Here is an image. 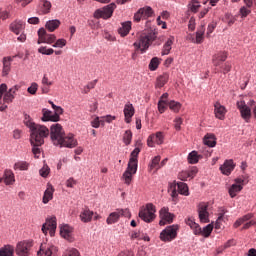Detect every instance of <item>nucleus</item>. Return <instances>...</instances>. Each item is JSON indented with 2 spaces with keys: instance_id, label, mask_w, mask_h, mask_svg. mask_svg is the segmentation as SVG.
<instances>
[{
  "instance_id": "obj_30",
  "label": "nucleus",
  "mask_w": 256,
  "mask_h": 256,
  "mask_svg": "<svg viewBox=\"0 0 256 256\" xmlns=\"http://www.w3.org/2000/svg\"><path fill=\"white\" fill-rule=\"evenodd\" d=\"M167 81H169V74L164 73L158 76L155 84L156 89H161V87H165Z\"/></svg>"
},
{
  "instance_id": "obj_11",
  "label": "nucleus",
  "mask_w": 256,
  "mask_h": 256,
  "mask_svg": "<svg viewBox=\"0 0 256 256\" xmlns=\"http://www.w3.org/2000/svg\"><path fill=\"white\" fill-rule=\"evenodd\" d=\"M31 247H33V242L27 240L20 241L16 245L15 253L18 256H29L31 255Z\"/></svg>"
},
{
  "instance_id": "obj_3",
  "label": "nucleus",
  "mask_w": 256,
  "mask_h": 256,
  "mask_svg": "<svg viewBox=\"0 0 256 256\" xmlns=\"http://www.w3.org/2000/svg\"><path fill=\"white\" fill-rule=\"evenodd\" d=\"M139 153H141V149L135 148L130 154L128 167L123 174L124 183L126 185H131V181L133 180V175L137 173V163H138Z\"/></svg>"
},
{
  "instance_id": "obj_42",
  "label": "nucleus",
  "mask_w": 256,
  "mask_h": 256,
  "mask_svg": "<svg viewBox=\"0 0 256 256\" xmlns=\"http://www.w3.org/2000/svg\"><path fill=\"white\" fill-rule=\"evenodd\" d=\"M169 109H171V111H173L174 113H179V111H181V103L172 100L168 103Z\"/></svg>"
},
{
  "instance_id": "obj_59",
  "label": "nucleus",
  "mask_w": 256,
  "mask_h": 256,
  "mask_svg": "<svg viewBox=\"0 0 256 256\" xmlns=\"http://www.w3.org/2000/svg\"><path fill=\"white\" fill-rule=\"evenodd\" d=\"M166 109H167V102L165 100H159L158 102L159 113H165Z\"/></svg>"
},
{
  "instance_id": "obj_35",
  "label": "nucleus",
  "mask_w": 256,
  "mask_h": 256,
  "mask_svg": "<svg viewBox=\"0 0 256 256\" xmlns=\"http://www.w3.org/2000/svg\"><path fill=\"white\" fill-rule=\"evenodd\" d=\"M55 189H53V186H48V188L45 190L44 195H43V203L47 205L51 199H53V193Z\"/></svg>"
},
{
  "instance_id": "obj_58",
  "label": "nucleus",
  "mask_w": 256,
  "mask_h": 256,
  "mask_svg": "<svg viewBox=\"0 0 256 256\" xmlns=\"http://www.w3.org/2000/svg\"><path fill=\"white\" fill-rule=\"evenodd\" d=\"M63 256H81V255L79 254V250L75 248H71L66 250Z\"/></svg>"
},
{
  "instance_id": "obj_43",
  "label": "nucleus",
  "mask_w": 256,
  "mask_h": 256,
  "mask_svg": "<svg viewBox=\"0 0 256 256\" xmlns=\"http://www.w3.org/2000/svg\"><path fill=\"white\" fill-rule=\"evenodd\" d=\"M14 169L15 171H17V169H19V171H27V169H29V163L25 161L16 162L14 164Z\"/></svg>"
},
{
  "instance_id": "obj_4",
  "label": "nucleus",
  "mask_w": 256,
  "mask_h": 256,
  "mask_svg": "<svg viewBox=\"0 0 256 256\" xmlns=\"http://www.w3.org/2000/svg\"><path fill=\"white\" fill-rule=\"evenodd\" d=\"M155 213H157V208L155 205H153V203H148L145 205V207L140 209L138 216L145 223H153L157 217Z\"/></svg>"
},
{
  "instance_id": "obj_32",
  "label": "nucleus",
  "mask_w": 256,
  "mask_h": 256,
  "mask_svg": "<svg viewBox=\"0 0 256 256\" xmlns=\"http://www.w3.org/2000/svg\"><path fill=\"white\" fill-rule=\"evenodd\" d=\"M203 142L207 147H215V145H217V138L215 137V134H206Z\"/></svg>"
},
{
  "instance_id": "obj_62",
  "label": "nucleus",
  "mask_w": 256,
  "mask_h": 256,
  "mask_svg": "<svg viewBox=\"0 0 256 256\" xmlns=\"http://www.w3.org/2000/svg\"><path fill=\"white\" fill-rule=\"evenodd\" d=\"M187 172H188V177H190V179H193V178H195L197 173H199V169H197V167L193 166L190 170H187Z\"/></svg>"
},
{
  "instance_id": "obj_55",
  "label": "nucleus",
  "mask_w": 256,
  "mask_h": 256,
  "mask_svg": "<svg viewBox=\"0 0 256 256\" xmlns=\"http://www.w3.org/2000/svg\"><path fill=\"white\" fill-rule=\"evenodd\" d=\"M32 145V153L36 159H39V155H41V145L31 144Z\"/></svg>"
},
{
  "instance_id": "obj_23",
  "label": "nucleus",
  "mask_w": 256,
  "mask_h": 256,
  "mask_svg": "<svg viewBox=\"0 0 256 256\" xmlns=\"http://www.w3.org/2000/svg\"><path fill=\"white\" fill-rule=\"evenodd\" d=\"M227 61V53L226 52H219L218 54H215L212 59V63L214 67H221L223 63Z\"/></svg>"
},
{
  "instance_id": "obj_24",
  "label": "nucleus",
  "mask_w": 256,
  "mask_h": 256,
  "mask_svg": "<svg viewBox=\"0 0 256 256\" xmlns=\"http://www.w3.org/2000/svg\"><path fill=\"white\" fill-rule=\"evenodd\" d=\"M94 212L91 211L89 208H84L80 212L79 218L82 223H91L93 219Z\"/></svg>"
},
{
  "instance_id": "obj_45",
  "label": "nucleus",
  "mask_w": 256,
  "mask_h": 256,
  "mask_svg": "<svg viewBox=\"0 0 256 256\" xmlns=\"http://www.w3.org/2000/svg\"><path fill=\"white\" fill-rule=\"evenodd\" d=\"M43 113V117H42V121H53V112H51L48 109H43L42 110Z\"/></svg>"
},
{
  "instance_id": "obj_5",
  "label": "nucleus",
  "mask_w": 256,
  "mask_h": 256,
  "mask_svg": "<svg viewBox=\"0 0 256 256\" xmlns=\"http://www.w3.org/2000/svg\"><path fill=\"white\" fill-rule=\"evenodd\" d=\"M186 225H188L192 229L194 235H201L202 237L207 238L210 237L211 233H213V224H208L202 229L199 224L193 221V219L188 218L186 220Z\"/></svg>"
},
{
  "instance_id": "obj_17",
  "label": "nucleus",
  "mask_w": 256,
  "mask_h": 256,
  "mask_svg": "<svg viewBox=\"0 0 256 256\" xmlns=\"http://www.w3.org/2000/svg\"><path fill=\"white\" fill-rule=\"evenodd\" d=\"M209 203L202 202L198 205V215L201 223H209Z\"/></svg>"
},
{
  "instance_id": "obj_53",
  "label": "nucleus",
  "mask_w": 256,
  "mask_h": 256,
  "mask_svg": "<svg viewBox=\"0 0 256 256\" xmlns=\"http://www.w3.org/2000/svg\"><path fill=\"white\" fill-rule=\"evenodd\" d=\"M250 13H251V8H249V7L243 6L239 10V15L242 17V19H244L245 17L250 15Z\"/></svg>"
},
{
  "instance_id": "obj_14",
  "label": "nucleus",
  "mask_w": 256,
  "mask_h": 256,
  "mask_svg": "<svg viewBox=\"0 0 256 256\" xmlns=\"http://www.w3.org/2000/svg\"><path fill=\"white\" fill-rule=\"evenodd\" d=\"M160 222L159 225H167V223H173V219H175V214L169 212V208L163 207L160 212Z\"/></svg>"
},
{
  "instance_id": "obj_26",
  "label": "nucleus",
  "mask_w": 256,
  "mask_h": 256,
  "mask_svg": "<svg viewBox=\"0 0 256 256\" xmlns=\"http://www.w3.org/2000/svg\"><path fill=\"white\" fill-rule=\"evenodd\" d=\"M235 169V163L233 160H226L223 165L220 166V171L223 175L229 176V174Z\"/></svg>"
},
{
  "instance_id": "obj_31",
  "label": "nucleus",
  "mask_w": 256,
  "mask_h": 256,
  "mask_svg": "<svg viewBox=\"0 0 256 256\" xmlns=\"http://www.w3.org/2000/svg\"><path fill=\"white\" fill-rule=\"evenodd\" d=\"M11 61H13V58H11V57H4L3 58L2 75L4 77H6V75H9V72L11 71Z\"/></svg>"
},
{
  "instance_id": "obj_21",
  "label": "nucleus",
  "mask_w": 256,
  "mask_h": 256,
  "mask_svg": "<svg viewBox=\"0 0 256 256\" xmlns=\"http://www.w3.org/2000/svg\"><path fill=\"white\" fill-rule=\"evenodd\" d=\"M9 29L12 33H15V35H19L21 31L25 30V22L22 20H15L10 24Z\"/></svg>"
},
{
  "instance_id": "obj_15",
  "label": "nucleus",
  "mask_w": 256,
  "mask_h": 256,
  "mask_svg": "<svg viewBox=\"0 0 256 256\" xmlns=\"http://www.w3.org/2000/svg\"><path fill=\"white\" fill-rule=\"evenodd\" d=\"M77 144V139H75L73 134H68L67 136L64 134L60 140V144L56 145V147H67L68 149H73L74 147H77Z\"/></svg>"
},
{
  "instance_id": "obj_18",
  "label": "nucleus",
  "mask_w": 256,
  "mask_h": 256,
  "mask_svg": "<svg viewBox=\"0 0 256 256\" xmlns=\"http://www.w3.org/2000/svg\"><path fill=\"white\" fill-rule=\"evenodd\" d=\"M21 89V86L14 85L12 88H10L7 92L3 95V102L7 103V105L11 104L12 101L15 100V93Z\"/></svg>"
},
{
  "instance_id": "obj_52",
  "label": "nucleus",
  "mask_w": 256,
  "mask_h": 256,
  "mask_svg": "<svg viewBox=\"0 0 256 256\" xmlns=\"http://www.w3.org/2000/svg\"><path fill=\"white\" fill-rule=\"evenodd\" d=\"M39 89V84L37 82H33L30 87L27 88V92L30 95H37V90Z\"/></svg>"
},
{
  "instance_id": "obj_10",
  "label": "nucleus",
  "mask_w": 256,
  "mask_h": 256,
  "mask_svg": "<svg viewBox=\"0 0 256 256\" xmlns=\"http://www.w3.org/2000/svg\"><path fill=\"white\" fill-rule=\"evenodd\" d=\"M121 217H131L129 209H117L115 212L109 214L106 219L107 225H113L119 221Z\"/></svg>"
},
{
  "instance_id": "obj_27",
  "label": "nucleus",
  "mask_w": 256,
  "mask_h": 256,
  "mask_svg": "<svg viewBox=\"0 0 256 256\" xmlns=\"http://www.w3.org/2000/svg\"><path fill=\"white\" fill-rule=\"evenodd\" d=\"M135 115V108L133 104H126L124 106V117L126 123H131V118Z\"/></svg>"
},
{
  "instance_id": "obj_48",
  "label": "nucleus",
  "mask_w": 256,
  "mask_h": 256,
  "mask_svg": "<svg viewBox=\"0 0 256 256\" xmlns=\"http://www.w3.org/2000/svg\"><path fill=\"white\" fill-rule=\"evenodd\" d=\"M203 35H205V28L202 27L200 30L196 32L195 43H197L198 45L203 43Z\"/></svg>"
},
{
  "instance_id": "obj_12",
  "label": "nucleus",
  "mask_w": 256,
  "mask_h": 256,
  "mask_svg": "<svg viewBox=\"0 0 256 256\" xmlns=\"http://www.w3.org/2000/svg\"><path fill=\"white\" fill-rule=\"evenodd\" d=\"M57 230V218L52 216L46 219V222L42 225V232L47 235L49 231L50 237H55V231Z\"/></svg>"
},
{
  "instance_id": "obj_7",
  "label": "nucleus",
  "mask_w": 256,
  "mask_h": 256,
  "mask_svg": "<svg viewBox=\"0 0 256 256\" xmlns=\"http://www.w3.org/2000/svg\"><path fill=\"white\" fill-rule=\"evenodd\" d=\"M178 231H179V225H177V224L167 226L160 233V239L164 243H171V241L177 239V232Z\"/></svg>"
},
{
  "instance_id": "obj_38",
  "label": "nucleus",
  "mask_w": 256,
  "mask_h": 256,
  "mask_svg": "<svg viewBox=\"0 0 256 256\" xmlns=\"http://www.w3.org/2000/svg\"><path fill=\"white\" fill-rule=\"evenodd\" d=\"M243 190V186L242 185H237V184H233L229 190L228 193L230 195V197L232 199H234V197H237V193H240V191Z\"/></svg>"
},
{
  "instance_id": "obj_19",
  "label": "nucleus",
  "mask_w": 256,
  "mask_h": 256,
  "mask_svg": "<svg viewBox=\"0 0 256 256\" xmlns=\"http://www.w3.org/2000/svg\"><path fill=\"white\" fill-rule=\"evenodd\" d=\"M237 108L241 113V117L245 119V121H249L251 119V108L245 104V101L237 102Z\"/></svg>"
},
{
  "instance_id": "obj_16",
  "label": "nucleus",
  "mask_w": 256,
  "mask_h": 256,
  "mask_svg": "<svg viewBox=\"0 0 256 256\" xmlns=\"http://www.w3.org/2000/svg\"><path fill=\"white\" fill-rule=\"evenodd\" d=\"M38 256H57V247L52 244L43 243L40 245Z\"/></svg>"
},
{
  "instance_id": "obj_47",
  "label": "nucleus",
  "mask_w": 256,
  "mask_h": 256,
  "mask_svg": "<svg viewBox=\"0 0 256 256\" xmlns=\"http://www.w3.org/2000/svg\"><path fill=\"white\" fill-rule=\"evenodd\" d=\"M54 111L55 113L53 114V122L57 123V121L60 119V115H63V108H61V106H57Z\"/></svg>"
},
{
  "instance_id": "obj_22",
  "label": "nucleus",
  "mask_w": 256,
  "mask_h": 256,
  "mask_svg": "<svg viewBox=\"0 0 256 256\" xmlns=\"http://www.w3.org/2000/svg\"><path fill=\"white\" fill-rule=\"evenodd\" d=\"M5 183V185H13L15 183V174L12 170L6 169L4 175L0 178V183Z\"/></svg>"
},
{
  "instance_id": "obj_61",
  "label": "nucleus",
  "mask_w": 256,
  "mask_h": 256,
  "mask_svg": "<svg viewBox=\"0 0 256 256\" xmlns=\"http://www.w3.org/2000/svg\"><path fill=\"white\" fill-rule=\"evenodd\" d=\"M181 125H183V118L177 117L174 120V127L176 131H181Z\"/></svg>"
},
{
  "instance_id": "obj_46",
  "label": "nucleus",
  "mask_w": 256,
  "mask_h": 256,
  "mask_svg": "<svg viewBox=\"0 0 256 256\" xmlns=\"http://www.w3.org/2000/svg\"><path fill=\"white\" fill-rule=\"evenodd\" d=\"M42 12L47 15L51 11V2L47 0H41Z\"/></svg>"
},
{
  "instance_id": "obj_25",
  "label": "nucleus",
  "mask_w": 256,
  "mask_h": 256,
  "mask_svg": "<svg viewBox=\"0 0 256 256\" xmlns=\"http://www.w3.org/2000/svg\"><path fill=\"white\" fill-rule=\"evenodd\" d=\"M60 235L67 241H73V228L69 225H64L60 228Z\"/></svg>"
},
{
  "instance_id": "obj_28",
  "label": "nucleus",
  "mask_w": 256,
  "mask_h": 256,
  "mask_svg": "<svg viewBox=\"0 0 256 256\" xmlns=\"http://www.w3.org/2000/svg\"><path fill=\"white\" fill-rule=\"evenodd\" d=\"M41 83H42L41 91L44 95H47V93L51 91V85H53V81H50L49 77H47V74H44L41 80Z\"/></svg>"
},
{
  "instance_id": "obj_40",
  "label": "nucleus",
  "mask_w": 256,
  "mask_h": 256,
  "mask_svg": "<svg viewBox=\"0 0 256 256\" xmlns=\"http://www.w3.org/2000/svg\"><path fill=\"white\" fill-rule=\"evenodd\" d=\"M225 213H227V210L225 208H222L218 214V219L215 223V229H221V221H224L225 219Z\"/></svg>"
},
{
  "instance_id": "obj_20",
  "label": "nucleus",
  "mask_w": 256,
  "mask_h": 256,
  "mask_svg": "<svg viewBox=\"0 0 256 256\" xmlns=\"http://www.w3.org/2000/svg\"><path fill=\"white\" fill-rule=\"evenodd\" d=\"M214 113L216 119H220V121H223V119H225V115L227 114V108L221 105V103L216 102L214 104Z\"/></svg>"
},
{
  "instance_id": "obj_41",
  "label": "nucleus",
  "mask_w": 256,
  "mask_h": 256,
  "mask_svg": "<svg viewBox=\"0 0 256 256\" xmlns=\"http://www.w3.org/2000/svg\"><path fill=\"white\" fill-rule=\"evenodd\" d=\"M160 64H161V59H159L158 57L152 58L150 63H149L150 71H157Z\"/></svg>"
},
{
  "instance_id": "obj_63",
  "label": "nucleus",
  "mask_w": 256,
  "mask_h": 256,
  "mask_svg": "<svg viewBox=\"0 0 256 256\" xmlns=\"http://www.w3.org/2000/svg\"><path fill=\"white\" fill-rule=\"evenodd\" d=\"M178 179H180V181H187L188 179H190L189 172L187 171L180 172L178 174Z\"/></svg>"
},
{
  "instance_id": "obj_1",
  "label": "nucleus",
  "mask_w": 256,
  "mask_h": 256,
  "mask_svg": "<svg viewBox=\"0 0 256 256\" xmlns=\"http://www.w3.org/2000/svg\"><path fill=\"white\" fill-rule=\"evenodd\" d=\"M24 123L26 127L30 129L31 145H44L45 139H47L50 134L49 128L33 122L29 115H25Z\"/></svg>"
},
{
  "instance_id": "obj_49",
  "label": "nucleus",
  "mask_w": 256,
  "mask_h": 256,
  "mask_svg": "<svg viewBox=\"0 0 256 256\" xmlns=\"http://www.w3.org/2000/svg\"><path fill=\"white\" fill-rule=\"evenodd\" d=\"M41 43H47L45 37V28H40L38 30V45H41Z\"/></svg>"
},
{
  "instance_id": "obj_56",
  "label": "nucleus",
  "mask_w": 256,
  "mask_h": 256,
  "mask_svg": "<svg viewBox=\"0 0 256 256\" xmlns=\"http://www.w3.org/2000/svg\"><path fill=\"white\" fill-rule=\"evenodd\" d=\"M51 172V169L49 168V166L47 164H45L39 171L41 177H47L49 175V173Z\"/></svg>"
},
{
  "instance_id": "obj_54",
  "label": "nucleus",
  "mask_w": 256,
  "mask_h": 256,
  "mask_svg": "<svg viewBox=\"0 0 256 256\" xmlns=\"http://www.w3.org/2000/svg\"><path fill=\"white\" fill-rule=\"evenodd\" d=\"M38 53H41L42 55H53V53H55V50H53V48L47 49V47L42 46L38 49Z\"/></svg>"
},
{
  "instance_id": "obj_44",
  "label": "nucleus",
  "mask_w": 256,
  "mask_h": 256,
  "mask_svg": "<svg viewBox=\"0 0 256 256\" xmlns=\"http://www.w3.org/2000/svg\"><path fill=\"white\" fill-rule=\"evenodd\" d=\"M133 139V132L131 130H126L123 135V142L125 145H131V141Z\"/></svg>"
},
{
  "instance_id": "obj_36",
  "label": "nucleus",
  "mask_w": 256,
  "mask_h": 256,
  "mask_svg": "<svg viewBox=\"0 0 256 256\" xmlns=\"http://www.w3.org/2000/svg\"><path fill=\"white\" fill-rule=\"evenodd\" d=\"M61 25V21L55 19V20H50L46 22V29L50 31V33H53L56 29H59V26Z\"/></svg>"
},
{
  "instance_id": "obj_50",
  "label": "nucleus",
  "mask_w": 256,
  "mask_h": 256,
  "mask_svg": "<svg viewBox=\"0 0 256 256\" xmlns=\"http://www.w3.org/2000/svg\"><path fill=\"white\" fill-rule=\"evenodd\" d=\"M152 139L156 145H161L163 143V132H157L156 134H152Z\"/></svg>"
},
{
  "instance_id": "obj_33",
  "label": "nucleus",
  "mask_w": 256,
  "mask_h": 256,
  "mask_svg": "<svg viewBox=\"0 0 256 256\" xmlns=\"http://www.w3.org/2000/svg\"><path fill=\"white\" fill-rule=\"evenodd\" d=\"M129 31H131V21L122 23V27L118 29V33L121 37H127V35H129Z\"/></svg>"
},
{
  "instance_id": "obj_6",
  "label": "nucleus",
  "mask_w": 256,
  "mask_h": 256,
  "mask_svg": "<svg viewBox=\"0 0 256 256\" xmlns=\"http://www.w3.org/2000/svg\"><path fill=\"white\" fill-rule=\"evenodd\" d=\"M180 195H184L185 197H188L189 195V186H187L186 183L178 182L177 184L175 182L170 183L168 187V193H170L173 201H175V198L178 197L179 193Z\"/></svg>"
},
{
  "instance_id": "obj_9",
  "label": "nucleus",
  "mask_w": 256,
  "mask_h": 256,
  "mask_svg": "<svg viewBox=\"0 0 256 256\" xmlns=\"http://www.w3.org/2000/svg\"><path fill=\"white\" fill-rule=\"evenodd\" d=\"M116 7L117 5H115V3H111L103 8L97 9L94 12V18L95 19H111Z\"/></svg>"
},
{
  "instance_id": "obj_34",
  "label": "nucleus",
  "mask_w": 256,
  "mask_h": 256,
  "mask_svg": "<svg viewBox=\"0 0 256 256\" xmlns=\"http://www.w3.org/2000/svg\"><path fill=\"white\" fill-rule=\"evenodd\" d=\"M0 256H15V247L5 245L0 249Z\"/></svg>"
},
{
  "instance_id": "obj_60",
  "label": "nucleus",
  "mask_w": 256,
  "mask_h": 256,
  "mask_svg": "<svg viewBox=\"0 0 256 256\" xmlns=\"http://www.w3.org/2000/svg\"><path fill=\"white\" fill-rule=\"evenodd\" d=\"M199 7H201V5H199V1L192 0V4H190V11H192V13H197V11H199Z\"/></svg>"
},
{
  "instance_id": "obj_57",
  "label": "nucleus",
  "mask_w": 256,
  "mask_h": 256,
  "mask_svg": "<svg viewBox=\"0 0 256 256\" xmlns=\"http://www.w3.org/2000/svg\"><path fill=\"white\" fill-rule=\"evenodd\" d=\"M65 45H67V40L61 38L56 40V42L52 45V47H58L60 49H63V47H65Z\"/></svg>"
},
{
  "instance_id": "obj_2",
  "label": "nucleus",
  "mask_w": 256,
  "mask_h": 256,
  "mask_svg": "<svg viewBox=\"0 0 256 256\" xmlns=\"http://www.w3.org/2000/svg\"><path fill=\"white\" fill-rule=\"evenodd\" d=\"M155 39H157V34L153 30H144L138 35V39L133 45L136 51L145 53L147 49L151 47V43H153Z\"/></svg>"
},
{
  "instance_id": "obj_37",
  "label": "nucleus",
  "mask_w": 256,
  "mask_h": 256,
  "mask_svg": "<svg viewBox=\"0 0 256 256\" xmlns=\"http://www.w3.org/2000/svg\"><path fill=\"white\" fill-rule=\"evenodd\" d=\"M199 159H203V156L199 155L197 151H192L188 155V163H190L191 165L199 163Z\"/></svg>"
},
{
  "instance_id": "obj_51",
  "label": "nucleus",
  "mask_w": 256,
  "mask_h": 256,
  "mask_svg": "<svg viewBox=\"0 0 256 256\" xmlns=\"http://www.w3.org/2000/svg\"><path fill=\"white\" fill-rule=\"evenodd\" d=\"M45 37H46V43L48 45H53V43L57 41V36H55V34H47L46 30H45Z\"/></svg>"
},
{
  "instance_id": "obj_64",
  "label": "nucleus",
  "mask_w": 256,
  "mask_h": 256,
  "mask_svg": "<svg viewBox=\"0 0 256 256\" xmlns=\"http://www.w3.org/2000/svg\"><path fill=\"white\" fill-rule=\"evenodd\" d=\"M95 85H97V80L89 82L88 85L84 88V93H88L91 89H95Z\"/></svg>"
},
{
  "instance_id": "obj_29",
  "label": "nucleus",
  "mask_w": 256,
  "mask_h": 256,
  "mask_svg": "<svg viewBox=\"0 0 256 256\" xmlns=\"http://www.w3.org/2000/svg\"><path fill=\"white\" fill-rule=\"evenodd\" d=\"M173 43H175V37L170 36L163 46L161 55H169V53H171Z\"/></svg>"
},
{
  "instance_id": "obj_8",
  "label": "nucleus",
  "mask_w": 256,
  "mask_h": 256,
  "mask_svg": "<svg viewBox=\"0 0 256 256\" xmlns=\"http://www.w3.org/2000/svg\"><path fill=\"white\" fill-rule=\"evenodd\" d=\"M65 135V131L61 124H53L50 128V137L53 145H60L61 139Z\"/></svg>"
},
{
  "instance_id": "obj_39",
  "label": "nucleus",
  "mask_w": 256,
  "mask_h": 256,
  "mask_svg": "<svg viewBox=\"0 0 256 256\" xmlns=\"http://www.w3.org/2000/svg\"><path fill=\"white\" fill-rule=\"evenodd\" d=\"M161 163V156H155L149 165V170L153 171V169H156V171H159V165Z\"/></svg>"
},
{
  "instance_id": "obj_13",
  "label": "nucleus",
  "mask_w": 256,
  "mask_h": 256,
  "mask_svg": "<svg viewBox=\"0 0 256 256\" xmlns=\"http://www.w3.org/2000/svg\"><path fill=\"white\" fill-rule=\"evenodd\" d=\"M153 15H155L153 8H151L150 6H146V7L140 8L134 14V21L136 23H139V21H141V19H149V17H153Z\"/></svg>"
}]
</instances>
